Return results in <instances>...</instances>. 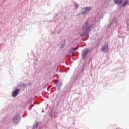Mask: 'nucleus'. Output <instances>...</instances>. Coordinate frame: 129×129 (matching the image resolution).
<instances>
[{
    "mask_svg": "<svg viewBox=\"0 0 129 129\" xmlns=\"http://www.w3.org/2000/svg\"><path fill=\"white\" fill-rule=\"evenodd\" d=\"M13 123L14 124H18L20 121V115L19 114L16 115L12 119Z\"/></svg>",
    "mask_w": 129,
    "mask_h": 129,
    "instance_id": "f257e3e1",
    "label": "nucleus"
},
{
    "mask_svg": "<svg viewBox=\"0 0 129 129\" xmlns=\"http://www.w3.org/2000/svg\"><path fill=\"white\" fill-rule=\"evenodd\" d=\"M65 42H63V45H62V47H64V46H65Z\"/></svg>",
    "mask_w": 129,
    "mask_h": 129,
    "instance_id": "1a4fd4ad",
    "label": "nucleus"
},
{
    "mask_svg": "<svg viewBox=\"0 0 129 129\" xmlns=\"http://www.w3.org/2000/svg\"><path fill=\"white\" fill-rule=\"evenodd\" d=\"M127 4H128V2L126 0H125L124 1V3H123V4L122 5V7H124V6H126V5H127Z\"/></svg>",
    "mask_w": 129,
    "mask_h": 129,
    "instance_id": "0eeeda50",
    "label": "nucleus"
},
{
    "mask_svg": "<svg viewBox=\"0 0 129 129\" xmlns=\"http://www.w3.org/2000/svg\"><path fill=\"white\" fill-rule=\"evenodd\" d=\"M115 4H117L118 5H121L122 3V0H114Z\"/></svg>",
    "mask_w": 129,
    "mask_h": 129,
    "instance_id": "39448f33",
    "label": "nucleus"
},
{
    "mask_svg": "<svg viewBox=\"0 0 129 129\" xmlns=\"http://www.w3.org/2000/svg\"><path fill=\"white\" fill-rule=\"evenodd\" d=\"M74 5L75 6L76 9H78L79 6H78V5L77 3H74Z\"/></svg>",
    "mask_w": 129,
    "mask_h": 129,
    "instance_id": "6e6552de",
    "label": "nucleus"
},
{
    "mask_svg": "<svg viewBox=\"0 0 129 129\" xmlns=\"http://www.w3.org/2000/svg\"><path fill=\"white\" fill-rule=\"evenodd\" d=\"M88 52H89V51L88 50V49H85L82 52V57H83L84 58H85V56H86V55H87V54H88Z\"/></svg>",
    "mask_w": 129,
    "mask_h": 129,
    "instance_id": "7ed1b4c3",
    "label": "nucleus"
},
{
    "mask_svg": "<svg viewBox=\"0 0 129 129\" xmlns=\"http://www.w3.org/2000/svg\"><path fill=\"white\" fill-rule=\"evenodd\" d=\"M87 31H90V30L89 29V27L88 28V29H87Z\"/></svg>",
    "mask_w": 129,
    "mask_h": 129,
    "instance_id": "9d476101",
    "label": "nucleus"
},
{
    "mask_svg": "<svg viewBox=\"0 0 129 129\" xmlns=\"http://www.w3.org/2000/svg\"><path fill=\"white\" fill-rule=\"evenodd\" d=\"M86 25H87V22H86Z\"/></svg>",
    "mask_w": 129,
    "mask_h": 129,
    "instance_id": "9b49d317",
    "label": "nucleus"
},
{
    "mask_svg": "<svg viewBox=\"0 0 129 129\" xmlns=\"http://www.w3.org/2000/svg\"><path fill=\"white\" fill-rule=\"evenodd\" d=\"M102 50L103 52H108V45L107 43L102 46Z\"/></svg>",
    "mask_w": 129,
    "mask_h": 129,
    "instance_id": "f03ea898",
    "label": "nucleus"
},
{
    "mask_svg": "<svg viewBox=\"0 0 129 129\" xmlns=\"http://www.w3.org/2000/svg\"><path fill=\"white\" fill-rule=\"evenodd\" d=\"M20 89H17L15 91L12 92V96H13V97H16V96H17V95L19 94V92L20 91Z\"/></svg>",
    "mask_w": 129,
    "mask_h": 129,
    "instance_id": "20e7f679",
    "label": "nucleus"
},
{
    "mask_svg": "<svg viewBox=\"0 0 129 129\" xmlns=\"http://www.w3.org/2000/svg\"><path fill=\"white\" fill-rule=\"evenodd\" d=\"M90 7H87L86 8H85V12H82V14H83L84 15V14H86V13H87V12H88V11H90Z\"/></svg>",
    "mask_w": 129,
    "mask_h": 129,
    "instance_id": "423d86ee",
    "label": "nucleus"
}]
</instances>
